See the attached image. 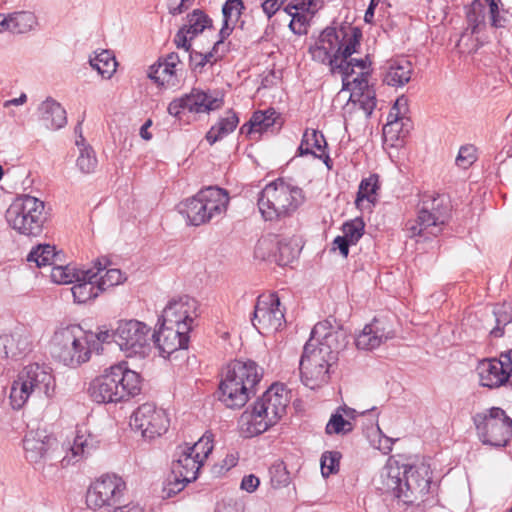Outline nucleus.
I'll list each match as a JSON object with an SVG mask.
<instances>
[{
  "label": "nucleus",
  "instance_id": "obj_39",
  "mask_svg": "<svg viewBox=\"0 0 512 512\" xmlns=\"http://www.w3.org/2000/svg\"><path fill=\"white\" fill-rule=\"evenodd\" d=\"M239 124V118L233 111H228L226 116L212 126L206 134V139L210 144L233 132Z\"/></svg>",
  "mask_w": 512,
  "mask_h": 512
},
{
  "label": "nucleus",
  "instance_id": "obj_60",
  "mask_svg": "<svg viewBox=\"0 0 512 512\" xmlns=\"http://www.w3.org/2000/svg\"><path fill=\"white\" fill-rule=\"evenodd\" d=\"M76 146L80 153L77 160H91L95 158L94 150L85 143V139L82 136H80L79 140H76Z\"/></svg>",
  "mask_w": 512,
  "mask_h": 512
},
{
  "label": "nucleus",
  "instance_id": "obj_53",
  "mask_svg": "<svg viewBox=\"0 0 512 512\" xmlns=\"http://www.w3.org/2000/svg\"><path fill=\"white\" fill-rule=\"evenodd\" d=\"M226 38H222L219 35V39L215 42L212 50L206 54H198L200 57V62L197 64L199 66H204L208 62H215L221 59L227 51V46L224 42Z\"/></svg>",
  "mask_w": 512,
  "mask_h": 512
},
{
  "label": "nucleus",
  "instance_id": "obj_50",
  "mask_svg": "<svg viewBox=\"0 0 512 512\" xmlns=\"http://www.w3.org/2000/svg\"><path fill=\"white\" fill-rule=\"evenodd\" d=\"M269 474L275 487L287 486L290 482V474L282 461L274 463L269 469Z\"/></svg>",
  "mask_w": 512,
  "mask_h": 512
},
{
  "label": "nucleus",
  "instance_id": "obj_40",
  "mask_svg": "<svg viewBox=\"0 0 512 512\" xmlns=\"http://www.w3.org/2000/svg\"><path fill=\"white\" fill-rule=\"evenodd\" d=\"M11 32L16 34L28 33L38 26V19L31 11L11 13Z\"/></svg>",
  "mask_w": 512,
  "mask_h": 512
},
{
  "label": "nucleus",
  "instance_id": "obj_43",
  "mask_svg": "<svg viewBox=\"0 0 512 512\" xmlns=\"http://www.w3.org/2000/svg\"><path fill=\"white\" fill-rule=\"evenodd\" d=\"M212 20L201 10H194L187 16V25L184 26L186 32L190 34V39L211 27Z\"/></svg>",
  "mask_w": 512,
  "mask_h": 512
},
{
  "label": "nucleus",
  "instance_id": "obj_64",
  "mask_svg": "<svg viewBox=\"0 0 512 512\" xmlns=\"http://www.w3.org/2000/svg\"><path fill=\"white\" fill-rule=\"evenodd\" d=\"M259 484H260L259 478L253 474H250V475L243 477V479L241 481V489H243L249 493H252L258 488Z\"/></svg>",
  "mask_w": 512,
  "mask_h": 512
},
{
  "label": "nucleus",
  "instance_id": "obj_25",
  "mask_svg": "<svg viewBox=\"0 0 512 512\" xmlns=\"http://www.w3.org/2000/svg\"><path fill=\"white\" fill-rule=\"evenodd\" d=\"M190 331L181 330L179 327L173 326L164 321L158 331L152 333L151 341L159 349L162 354L170 355L171 353L185 349L188 346Z\"/></svg>",
  "mask_w": 512,
  "mask_h": 512
},
{
  "label": "nucleus",
  "instance_id": "obj_5",
  "mask_svg": "<svg viewBox=\"0 0 512 512\" xmlns=\"http://www.w3.org/2000/svg\"><path fill=\"white\" fill-rule=\"evenodd\" d=\"M451 200L445 193L423 192L419 194L417 218L405 223L408 237L421 236L425 232L437 236L451 216Z\"/></svg>",
  "mask_w": 512,
  "mask_h": 512
},
{
  "label": "nucleus",
  "instance_id": "obj_27",
  "mask_svg": "<svg viewBox=\"0 0 512 512\" xmlns=\"http://www.w3.org/2000/svg\"><path fill=\"white\" fill-rule=\"evenodd\" d=\"M99 441L85 428H78L69 447V452L61 458V466L67 467L89 456L98 448Z\"/></svg>",
  "mask_w": 512,
  "mask_h": 512
},
{
  "label": "nucleus",
  "instance_id": "obj_42",
  "mask_svg": "<svg viewBox=\"0 0 512 512\" xmlns=\"http://www.w3.org/2000/svg\"><path fill=\"white\" fill-rule=\"evenodd\" d=\"M493 314L495 316L496 326L491 330L490 334L499 338L504 335V327L512 323V303L504 302L494 307Z\"/></svg>",
  "mask_w": 512,
  "mask_h": 512
},
{
  "label": "nucleus",
  "instance_id": "obj_30",
  "mask_svg": "<svg viewBox=\"0 0 512 512\" xmlns=\"http://www.w3.org/2000/svg\"><path fill=\"white\" fill-rule=\"evenodd\" d=\"M175 457L171 466L172 477H180V479L186 482L195 481L203 465L201 460L196 459L188 451H184L182 446L177 447Z\"/></svg>",
  "mask_w": 512,
  "mask_h": 512
},
{
  "label": "nucleus",
  "instance_id": "obj_2",
  "mask_svg": "<svg viewBox=\"0 0 512 512\" xmlns=\"http://www.w3.org/2000/svg\"><path fill=\"white\" fill-rule=\"evenodd\" d=\"M262 375V368L252 360L229 363L219 384V400L227 408H242L255 395Z\"/></svg>",
  "mask_w": 512,
  "mask_h": 512
},
{
  "label": "nucleus",
  "instance_id": "obj_63",
  "mask_svg": "<svg viewBox=\"0 0 512 512\" xmlns=\"http://www.w3.org/2000/svg\"><path fill=\"white\" fill-rule=\"evenodd\" d=\"M191 3L187 0H169L168 9L169 13L172 15H179L185 12Z\"/></svg>",
  "mask_w": 512,
  "mask_h": 512
},
{
  "label": "nucleus",
  "instance_id": "obj_29",
  "mask_svg": "<svg viewBox=\"0 0 512 512\" xmlns=\"http://www.w3.org/2000/svg\"><path fill=\"white\" fill-rule=\"evenodd\" d=\"M0 346L6 358L17 360L30 351V333L25 327H17L11 334L0 337Z\"/></svg>",
  "mask_w": 512,
  "mask_h": 512
},
{
  "label": "nucleus",
  "instance_id": "obj_46",
  "mask_svg": "<svg viewBox=\"0 0 512 512\" xmlns=\"http://www.w3.org/2000/svg\"><path fill=\"white\" fill-rule=\"evenodd\" d=\"M181 446L184 448V451H188L196 459L201 460L202 464H203L204 460L208 457V455L212 452V449H213L211 436H207V435L202 436L192 446H189L187 444L181 445Z\"/></svg>",
  "mask_w": 512,
  "mask_h": 512
},
{
  "label": "nucleus",
  "instance_id": "obj_28",
  "mask_svg": "<svg viewBox=\"0 0 512 512\" xmlns=\"http://www.w3.org/2000/svg\"><path fill=\"white\" fill-rule=\"evenodd\" d=\"M270 245L275 246V250L268 257H273L274 261L279 266H286L290 264L299 254V249L296 243H293L288 238H278L275 236L273 239H261L258 241L255 253L257 256L260 251L269 248Z\"/></svg>",
  "mask_w": 512,
  "mask_h": 512
},
{
  "label": "nucleus",
  "instance_id": "obj_52",
  "mask_svg": "<svg viewBox=\"0 0 512 512\" xmlns=\"http://www.w3.org/2000/svg\"><path fill=\"white\" fill-rule=\"evenodd\" d=\"M125 276L121 270L112 268L107 269L104 275H98V284L101 291H105L109 287L121 284L125 280Z\"/></svg>",
  "mask_w": 512,
  "mask_h": 512
},
{
  "label": "nucleus",
  "instance_id": "obj_7",
  "mask_svg": "<svg viewBox=\"0 0 512 512\" xmlns=\"http://www.w3.org/2000/svg\"><path fill=\"white\" fill-rule=\"evenodd\" d=\"M288 399L284 388L271 385L253 405L250 413L241 416L242 431L246 437H253L275 425L286 412Z\"/></svg>",
  "mask_w": 512,
  "mask_h": 512
},
{
  "label": "nucleus",
  "instance_id": "obj_47",
  "mask_svg": "<svg viewBox=\"0 0 512 512\" xmlns=\"http://www.w3.org/2000/svg\"><path fill=\"white\" fill-rule=\"evenodd\" d=\"M410 127L411 123L409 122L407 124L406 121H401L397 123L387 122L383 126V135L386 141L398 140L400 138H404L408 134Z\"/></svg>",
  "mask_w": 512,
  "mask_h": 512
},
{
  "label": "nucleus",
  "instance_id": "obj_34",
  "mask_svg": "<svg viewBox=\"0 0 512 512\" xmlns=\"http://www.w3.org/2000/svg\"><path fill=\"white\" fill-rule=\"evenodd\" d=\"M279 119L280 115L274 108L255 111L249 122L240 128V132L247 135L262 134L275 125H278V129H280L282 124L278 123Z\"/></svg>",
  "mask_w": 512,
  "mask_h": 512
},
{
  "label": "nucleus",
  "instance_id": "obj_22",
  "mask_svg": "<svg viewBox=\"0 0 512 512\" xmlns=\"http://www.w3.org/2000/svg\"><path fill=\"white\" fill-rule=\"evenodd\" d=\"M310 339L337 359L339 352L348 344L346 331L341 327L333 328L328 320L318 322L313 327Z\"/></svg>",
  "mask_w": 512,
  "mask_h": 512
},
{
  "label": "nucleus",
  "instance_id": "obj_3",
  "mask_svg": "<svg viewBox=\"0 0 512 512\" xmlns=\"http://www.w3.org/2000/svg\"><path fill=\"white\" fill-rule=\"evenodd\" d=\"M140 375L130 370L125 362L111 366L93 380L89 394L97 403H117L140 392Z\"/></svg>",
  "mask_w": 512,
  "mask_h": 512
},
{
  "label": "nucleus",
  "instance_id": "obj_9",
  "mask_svg": "<svg viewBox=\"0 0 512 512\" xmlns=\"http://www.w3.org/2000/svg\"><path fill=\"white\" fill-rule=\"evenodd\" d=\"M125 481L115 474H105L90 484L86 493L89 509L106 512H143L138 504H123L126 493Z\"/></svg>",
  "mask_w": 512,
  "mask_h": 512
},
{
  "label": "nucleus",
  "instance_id": "obj_14",
  "mask_svg": "<svg viewBox=\"0 0 512 512\" xmlns=\"http://www.w3.org/2000/svg\"><path fill=\"white\" fill-rule=\"evenodd\" d=\"M477 435L486 445L502 447L512 435V419L499 407H492L473 416Z\"/></svg>",
  "mask_w": 512,
  "mask_h": 512
},
{
  "label": "nucleus",
  "instance_id": "obj_61",
  "mask_svg": "<svg viewBox=\"0 0 512 512\" xmlns=\"http://www.w3.org/2000/svg\"><path fill=\"white\" fill-rule=\"evenodd\" d=\"M188 483L189 482L180 479V477H173L172 480H169V483L167 487H165L164 491L168 497H171L182 491Z\"/></svg>",
  "mask_w": 512,
  "mask_h": 512
},
{
  "label": "nucleus",
  "instance_id": "obj_26",
  "mask_svg": "<svg viewBox=\"0 0 512 512\" xmlns=\"http://www.w3.org/2000/svg\"><path fill=\"white\" fill-rule=\"evenodd\" d=\"M20 372L35 395L44 396L48 399L54 396L55 378L49 368L34 363L25 366Z\"/></svg>",
  "mask_w": 512,
  "mask_h": 512
},
{
  "label": "nucleus",
  "instance_id": "obj_56",
  "mask_svg": "<svg viewBox=\"0 0 512 512\" xmlns=\"http://www.w3.org/2000/svg\"><path fill=\"white\" fill-rule=\"evenodd\" d=\"M307 24V15L302 12H295L294 15H292V19L289 23V28L294 34L301 35L303 33H306Z\"/></svg>",
  "mask_w": 512,
  "mask_h": 512
},
{
  "label": "nucleus",
  "instance_id": "obj_38",
  "mask_svg": "<svg viewBox=\"0 0 512 512\" xmlns=\"http://www.w3.org/2000/svg\"><path fill=\"white\" fill-rule=\"evenodd\" d=\"M177 71L160 60L150 67L148 76L159 86L175 87L179 84Z\"/></svg>",
  "mask_w": 512,
  "mask_h": 512
},
{
  "label": "nucleus",
  "instance_id": "obj_59",
  "mask_svg": "<svg viewBox=\"0 0 512 512\" xmlns=\"http://www.w3.org/2000/svg\"><path fill=\"white\" fill-rule=\"evenodd\" d=\"M286 0H265L261 7L268 19L272 18Z\"/></svg>",
  "mask_w": 512,
  "mask_h": 512
},
{
  "label": "nucleus",
  "instance_id": "obj_49",
  "mask_svg": "<svg viewBox=\"0 0 512 512\" xmlns=\"http://www.w3.org/2000/svg\"><path fill=\"white\" fill-rule=\"evenodd\" d=\"M341 453L338 451H326L321 456V473L328 477L338 471Z\"/></svg>",
  "mask_w": 512,
  "mask_h": 512
},
{
  "label": "nucleus",
  "instance_id": "obj_24",
  "mask_svg": "<svg viewBox=\"0 0 512 512\" xmlns=\"http://www.w3.org/2000/svg\"><path fill=\"white\" fill-rule=\"evenodd\" d=\"M394 335V330L386 319L375 317L357 335L355 344L358 349L373 350L392 339Z\"/></svg>",
  "mask_w": 512,
  "mask_h": 512
},
{
  "label": "nucleus",
  "instance_id": "obj_51",
  "mask_svg": "<svg viewBox=\"0 0 512 512\" xmlns=\"http://www.w3.org/2000/svg\"><path fill=\"white\" fill-rule=\"evenodd\" d=\"M343 237L346 238L352 245L356 244L362 237L364 232V223L361 219H355L346 222L343 227Z\"/></svg>",
  "mask_w": 512,
  "mask_h": 512
},
{
  "label": "nucleus",
  "instance_id": "obj_33",
  "mask_svg": "<svg viewBox=\"0 0 512 512\" xmlns=\"http://www.w3.org/2000/svg\"><path fill=\"white\" fill-rule=\"evenodd\" d=\"M299 156L311 155L319 160H331L327 152V142L322 132L306 129L298 147Z\"/></svg>",
  "mask_w": 512,
  "mask_h": 512
},
{
  "label": "nucleus",
  "instance_id": "obj_57",
  "mask_svg": "<svg viewBox=\"0 0 512 512\" xmlns=\"http://www.w3.org/2000/svg\"><path fill=\"white\" fill-rule=\"evenodd\" d=\"M190 40V34H188L186 29L183 27L175 35L174 43L177 48L183 49L184 53L192 60V54L189 52L191 48Z\"/></svg>",
  "mask_w": 512,
  "mask_h": 512
},
{
  "label": "nucleus",
  "instance_id": "obj_20",
  "mask_svg": "<svg viewBox=\"0 0 512 512\" xmlns=\"http://www.w3.org/2000/svg\"><path fill=\"white\" fill-rule=\"evenodd\" d=\"M221 101L212 95L199 90L192 89L190 93L172 100L168 105L170 115L181 118L184 111L190 113H208L220 108Z\"/></svg>",
  "mask_w": 512,
  "mask_h": 512
},
{
  "label": "nucleus",
  "instance_id": "obj_19",
  "mask_svg": "<svg viewBox=\"0 0 512 512\" xmlns=\"http://www.w3.org/2000/svg\"><path fill=\"white\" fill-rule=\"evenodd\" d=\"M477 370L480 383L484 387L496 388L505 384L512 386V350L501 353L499 359L481 361Z\"/></svg>",
  "mask_w": 512,
  "mask_h": 512
},
{
  "label": "nucleus",
  "instance_id": "obj_54",
  "mask_svg": "<svg viewBox=\"0 0 512 512\" xmlns=\"http://www.w3.org/2000/svg\"><path fill=\"white\" fill-rule=\"evenodd\" d=\"M78 276V271H71L67 266L55 265L51 270V279L58 284L74 283Z\"/></svg>",
  "mask_w": 512,
  "mask_h": 512
},
{
  "label": "nucleus",
  "instance_id": "obj_31",
  "mask_svg": "<svg viewBox=\"0 0 512 512\" xmlns=\"http://www.w3.org/2000/svg\"><path fill=\"white\" fill-rule=\"evenodd\" d=\"M412 63L406 58H394L384 66L383 82L392 87H402L411 80Z\"/></svg>",
  "mask_w": 512,
  "mask_h": 512
},
{
  "label": "nucleus",
  "instance_id": "obj_41",
  "mask_svg": "<svg viewBox=\"0 0 512 512\" xmlns=\"http://www.w3.org/2000/svg\"><path fill=\"white\" fill-rule=\"evenodd\" d=\"M90 65L104 78H111L115 73L117 62L109 50H102L90 59Z\"/></svg>",
  "mask_w": 512,
  "mask_h": 512
},
{
  "label": "nucleus",
  "instance_id": "obj_16",
  "mask_svg": "<svg viewBox=\"0 0 512 512\" xmlns=\"http://www.w3.org/2000/svg\"><path fill=\"white\" fill-rule=\"evenodd\" d=\"M130 426L140 431L143 438L152 440L168 430L169 419L164 409L153 403H144L131 415Z\"/></svg>",
  "mask_w": 512,
  "mask_h": 512
},
{
  "label": "nucleus",
  "instance_id": "obj_10",
  "mask_svg": "<svg viewBox=\"0 0 512 512\" xmlns=\"http://www.w3.org/2000/svg\"><path fill=\"white\" fill-rule=\"evenodd\" d=\"M229 200L227 190L218 186H208L181 202L178 209L186 217L189 225L199 226L225 214Z\"/></svg>",
  "mask_w": 512,
  "mask_h": 512
},
{
  "label": "nucleus",
  "instance_id": "obj_1",
  "mask_svg": "<svg viewBox=\"0 0 512 512\" xmlns=\"http://www.w3.org/2000/svg\"><path fill=\"white\" fill-rule=\"evenodd\" d=\"M362 32L350 25L326 27L315 45L309 48L314 61L326 64L332 73L342 76L343 88H351L353 78L368 79L371 61L369 57L357 59L351 56L358 52Z\"/></svg>",
  "mask_w": 512,
  "mask_h": 512
},
{
  "label": "nucleus",
  "instance_id": "obj_12",
  "mask_svg": "<svg viewBox=\"0 0 512 512\" xmlns=\"http://www.w3.org/2000/svg\"><path fill=\"white\" fill-rule=\"evenodd\" d=\"M337 358L320 348L313 339H309L299 360V370L302 382L310 389H316L326 384L330 379V368Z\"/></svg>",
  "mask_w": 512,
  "mask_h": 512
},
{
  "label": "nucleus",
  "instance_id": "obj_4",
  "mask_svg": "<svg viewBox=\"0 0 512 512\" xmlns=\"http://www.w3.org/2000/svg\"><path fill=\"white\" fill-rule=\"evenodd\" d=\"M92 332L80 325L71 324L55 330L50 340V354L53 359L70 368H78L91 358V342L95 343Z\"/></svg>",
  "mask_w": 512,
  "mask_h": 512
},
{
  "label": "nucleus",
  "instance_id": "obj_23",
  "mask_svg": "<svg viewBox=\"0 0 512 512\" xmlns=\"http://www.w3.org/2000/svg\"><path fill=\"white\" fill-rule=\"evenodd\" d=\"M501 0H474L467 13V20L471 33H477L485 25L486 8L489 10V19L493 27H504L506 18L500 15L499 3Z\"/></svg>",
  "mask_w": 512,
  "mask_h": 512
},
{
  "label": "nucleus",
  "instance_id": "obj_36",
  "mask_svg": "<svg viewBox=\"0 0 512 512\" xmlns=\"http://www.w3.org/2000/svg\"><path fill=\"white\" fill-rule=\"evenodd\" d=\"M245 9L242 0H226L222 6L223 24L219 31L222 38L230 36Z\"/></svg>",
  "mask_w": 512,
  "mask_h": 512
},
{
  "label": "nucleus",
  "instance_id": "obj_6",
  "mask_svg": "<svg viewBox=\"0 0 512 512\" xmlns=\"http://www.w3.org/2000/svg\"><path fill=\"white\" fill-rule=\"evenodd\" d=\"M383 489L404 504H414L428 494L431 484L429 467L425 464L399 468H390L382 474Z\"/></svg>",
  "mask_w": 512,
  "mask_h": 512
},
{
  "label": "nucleus",
  "instance_id": "obj_58",
  "mask_svg": "<svg viewBox=\"0 0 512 512\" xmlns=\"http://www.w3.org/2000/svg\"><path fill=\"white\" fill-rule=\"evenodd\" d=\"M479 156L478 149L474 145L466 144L461 146L455 160H477Z\"/></svg>",
  "mask_w": 512,
  "mask_h": 512
},
{
  "label": "nucleus",
  "instance_id": "obj_44",
  "mask_svg": "<svg viewBox=\"0 0 512 512\" xmlns=\"http://www.w3.org/2000/svg\"><path fill=\"white\" fill-rule=\"evenodd\" d=\"M55 247L49 244L39 245L34 248L27 256L28 262H35L37 267L54 265L55 258Z\"/></svg>",
  "mask_w": 512,
  "mask_h": 512
},
{
  "label": "nucleus",
  "instance_id": "obj_45",
  "mask_svg": "<svg viewBox=\"0 0 512 512\" xmlns=\"http://www.w3.org/2000/svg\"><path fill=\"white\" fill-rule=\"evenodd\" d=\"M378 189V175L372 174L368 178L363 179L360 182L359 190L357 192V197L355 203L357 207H360L361 203L364 200L372 202V196L376 193Z\"/></svg>",
  "mask_w": 512,
  "mask_h": 512
},
{
  "label": "nucleus",
  "instance_id": "obj_8",
  "mask_svg": "<svg viewBox=\"0 0 512 512\" xmlns=\"http://www.w3.org/2000/svg\"><path fill=\"white\" fill-rule=\"evenodd\" d=\"M303 202L301 188L278 178L259 192L257 206L264 220L279 221L290 217Z\"/></svg>",
  "mask_w": 512,
  "mask_h": 512
},
{
  "label": "nucleus",
  "instance_id": "obj_35",
  "mask_svg": "<svg viewBox=\"0 0 512 512\" xmlns=\"http://www.w3.org/2000/svg\"><path fill=\"white\" fill-rule=\"evenodd\" d=\"M40 120L50 130H58L67 123L66 111L59 102L48 97L38 107Z\"/></svg>",
  "mask_w": 512,
  "mask_h": 512
},
{
  "label": "nucleus",
  "instance_id": "obj_17",
  "mask_svg": "<svg viewBox=\"0 0 512 512\" xmlns=\"http://www.w3.org/2000/svg\"><path fill=\"white\" fill-rule=\"evenodd\" d=\"M284 321V312L280 309V300L275 294L258 297L251 322L260 334L278 331Z\"/></svg>",
  "mask_w": 512,
  "mask_h": 512
},
{
  "label": "nucleus",
  "instance_id": "obj_13",
  "mask_svg": "<svg viewBox=\"0 0 512 512\" xmlns=\"http://www.w3.org/2000/svg\"><path fill=\"white\" fill-rule=\"evenodd\" d=\"M26 460L36 470L45 471L46 467L61 464L62 453L55 437L45 429L29 430L23 439Z\"/></svg>",
  "mask_w": 512,
  "mask_h": 512
},
{
  "label": "nucleus",
  "instance_id": "obj_21",
  "mask_svg": "<svg viewBox=\"0 0 512 512\" xmlns=\"http://www.w3.org/2000/svg\"><path fill=\"white\" fill-rule=\"evenodd\" d=\"M107 260L98 259L94 269L79 270L78 276L71 287L74 301L86 303L95 299L102 291L98 284V274L106 269Z\"/></svg>",
  "mask_w": 512,
  "mask_h": 512
},
{
  "label": "nucleus",
  "instance_id": "obj_11",
  "mask_svg": "<svg viewBox=\"0 0 512 512\" xmlns=\"http://www.w3.org/2000/svg\"><path fill=\"white\" fill-rule=\"evenodd\" d=\"M45 204L40 199L23 194L17 196L6 211L8 224L20 234L38 236L46 220Z\"/></svg>",
  "mask_w": 512,
  "mask_h": 512
},
{
  "label": "nucleus",
  "instance_id": "obj_48",
  "mask_svg": "<svg viewBox=\"0 0 512 512\" xmlns=\"http://www.w3.org/2000/svg\"><path fill=\"white\" fill-rule=\"evenodd\" d=\"M353 430V425L350 421L344 419V417L335 413L331 416L328 421L325 431L327 434H346Z\"/></svg>",
  "mask_w": 512,
  "mask_h": 512
},
{
  "label": "nucleus",
  "instance_id": "obj_55",
  "mask_svg": "<svg viewBox=\"0 0 512 512\" xmlns=\"http://www.w3.org/2000/svg\"><path fill=\"white\" fill-rule=\"evenodd\" d=\"M407 112V100L404 97H400L396 100L393 107L391 108L388 117L387 122H401L406 121L407 124L410 122V119L406 117Z\"/></svg>",
  "mask_w": 512,
  "mask_h": 512
},
{
  "label": "nucleus",
  "instance_id": "obj_62",
  "mask_svg": "<svg viewBox=\"0 0 512 512\" xmlns=\"http://www.w3.org/2000/svg\"><path fill=\"white\" fill-rule=\"evenodd\" d=\"M92 335L95 337V343L93 342V345H90L91 354L93 352L99 353L100 350H102V344L109 341V339L111 338V334L109 333V331H101L98 334L92 332Z\"/></svg>",
  "mask_w": 512,
  "mask_h": 512
},
{
  "label": "nucleus",
  "instance_id": "obj_32",
  "mask_svg": "<svg viewBox=\"0 0 512 512\" xmlns=\"http://www.w3.org/2000/svg\"><path fill=\"white\" fill-rule=\"evenodd\" d=\"M351 84V88L345 89L350 91L349 100L358 103L366 117H369L377 103L375 91L369 87L368 79L353 78Z\"/></svg>",
  "mask_w": 512,
  "mask_h": 512
},
{
  "label": "nucleus",
  "instance_id": "obj_18",
  "mask_svg": "<svg viewBox=\"0 0 512 512\" xmlns=\"http://www.w3.org/2000/svg\"><path fill=\"white\" fill-rule=\"evenodd\" d=\"M199 316L197 300L189 296H182L168 302L162 311L159 321L179 327L184 331H191Z\"/></svg>",
  "mask_w": 512,
  "mask_h": 512
},
{
  "label": "nucleus",
  "instance_id": "obj_37",
  "mask_svg": "<svg viewBox=\"0 0 512 512\" xmlns=\"http://www.w3.org/2000/svg\"><path fill=\"white\" fill-rule=\"evenodd\" d=\"M33 395L35 394L31 390V386L22 376L21 372H19L10 388L9 399L11 407L14 410L21 409Z\"/></svg>",
  "mask_w": 512,
  "mask_h": 512
},
{
  "label": "nucleus",
  "instance_id": "obj_15",
  "mask_svg": "<svg viewBox=\"0 0 512 512\" xmlns=\"http://www.w3.org/2000/svg\"><path fill=\"white\" fill-rule=\"evenodd\" d=\"M151 328L144 322L129 319L120 320L112 337L127 357H145L150 349Z\"/></svg>",
  "mask_w": 512,
  "mask_h": 512
}]
</instances>
